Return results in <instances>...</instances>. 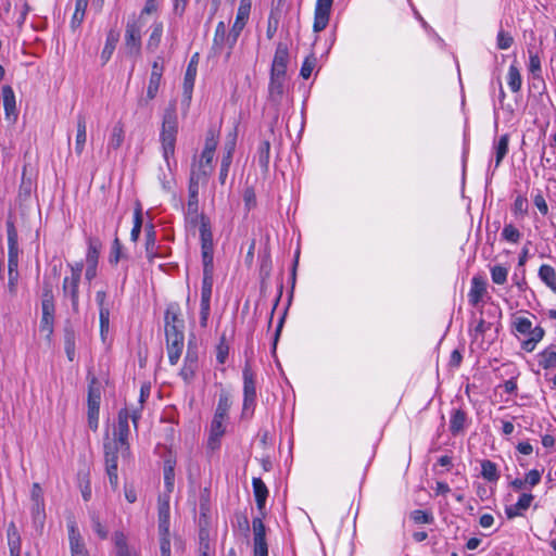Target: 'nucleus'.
<instances>
[{
    "mask_svg": "<svg viewBox=\"0 0 556 556\" xmlns=\"http://www.w3.org/2000/svg\"><path fill=\"white\" fill-rule=\"evenodd\" d=\"M3 108L7 119L15 121L17 117L15 94L11 86L2 87Z\"/></svg>",
    "mask_w": 556,
    "mask_h": 556,
    "instance_id": "obj_20",
    "label": "nucleus"
},
{
    "mask_svg": "<svg viewBox=\"0 0 556 556\" xmlns=\"http://www.w3.org/2000/svg\"><path fill=\"white\" fill-rule=\"evenodd\" d=\"M88 379V406L100 407L101 402V383L98 378L90 372L87 376Z\"/></svg>",
    "mask_w": 556,
    "mask_h": 556,
    "instance_id": "obj_21",
    "label": "nucleus"
},
{
    "mask_svg": "<svg viewBox=\"0 0 556 556\" xmlns=\"http://www.w3.org/2000/svg\"><path fill=\"white\" fill-rule=\"evenodd\" d=\"M252 485L256 506L260 510H263L268 496V489L261 478H253Z\"/></svg>",
    "mask_w": 556,
    "mask_h": 556,
    "instance_id": "obj_25",
    "label": "nucleus"
},
{
    "mask_svg": "<svg viewBox=\"0 0 556 556\" xmlns=\"http://www.w3.org/2000/svg\"><path fill=\"white\" fill-rule=\"evenodd\" d=\"M515 214L526 215L528 213V201L526 198L518 195L513 204Z\"/></svg>",
    "mask_w": 556,
    "mask_h": 556,
    "instance_id": "obj_64",
    "label": "nucleus"
},
{
    "mask_svg": "<svg viewBox=\"0 0 556 556\" xmlns=\"http://www.w3.org/2000/svg\"><path fill=\"white\" fill-rule=\"evenodd\" d=\"M168 361L170 365H176L181 356L185 345V336L165 337Z\"/></svg>",
    "mask_w": 556,
    "mask_h": 556,
    "instance_id": "obj_18",
    "label": "nucleus"
},
{
    "mask_svg": "<svg viewBox=\"0 0 556 556\" xmlns=\"http://www.w3.org/2000/svg\"><path fill=\"white\" fill-rule=\"evenodd\" d=\"M502 237L508 242L517 243L520 240L521 233L514 225L507 224L503 228Z\"/></svg>",
    "mask_w": 556,
    "mask_h": 556,
    "instance_id": "obj_50",
    "label": "nucleus"
},
{
    "mask_svg": "<svg viewBox=\"0 0 556 556\" xmlns=\"http://www.w3.org/2000/svg\"><path fill=\"white\" fill-rule=\"evenodd\" d=\"M104 459L105 470L109 477L111 486L115 490L118 485V473H117V462H118V448L116 443L106 442L104 443Z\"/></svg>",
    "mask_w": 556,
    "mask_h": 556,
    "instance_id": "obj_9",
    "label": "nucleus"
},
{
    "mask_svg": "<svg viewBox=\"0 0 556 556\" xmlns=\"http://www.w3.org/2000/svg\"><path fill=\"white\" fill-rule=\"evenodd\" d=\"M68 541L71 556H89L81 535L74 521L68 523Z\"/></svg>",
    "mask_w": 556,
    "mask_h": 556,
    "instance_id": "obj_15",
    "label": "nucleus"
},
{
    "mask_svg": "<svg viewBox=\"0 0 556 556\" xmlns=\"http://www.w3.org/2000/svg\"><path fill=\"white\" fill-rule=\"evenodd\" d=\"M41 311L40 332L45 333L47 340H50L53 333L55 306L52 288L47 283L43 287Z\"/></svg>",
    "mask_w": 556,
    "mask_h": 556,
    "instance_id": "obj_4",
    "label": "nucleus"
},
{
    "mask_svg": "<svg viewBox=\"0 0 556 556\" xmlns=\"http://www.w3.org/2000/svg\"><path fill=\"white\" fill-rule=\"evenodd\" d=\"M202 264L203 278L201 287L200 305H211V296L213 292V274H214V241L207 226L204 224L202 229Z\"/></svg>",
    "mask_w": 556,
    "mask_h": 556,
    "instance_id": "obj_2",
    "label": "nucleus"
},
{
    "mask_svg": "<svg viewBox=\"0 0 556 556\" xmlns=\"http://www.w3.org/2000/svg\"><path fill=\"white\" fill-rule=\"evenodd\" d=\"M163 36V23L157 22L152 25V30L150 34V37L147 42V49L150 51H155L160 43Z\"/></svg>",
    "mask_w": 556,
    "mask_h": 556,
    "instance_id": "obj_37",
    "label": "nucleus"
},
{
    "mask_svg": "<svg viewBox=\"0 0 556 556\" xmlns=\"http://www.w3.org/2000/svg\"><path fill=\"white\" fill-rule=\"evenodd\" d=\"M228 419L213 416L210 426V434L207 439V447L212 451L219 448L220 440L226 432V422Z\"/></svg>",
    "mask_w": 556,
    "mask_h": 556,
    "instance_id": "obj_13",
    "label": "nucleus"
},
{
    "mask_svg": "<svg viewBox=\"0 0 556 556\" xmlns=\"http://www.w3.org/2000/svg\"><path fill=\"white\" fill-rule=\"evenodd\" d=\"M185 325V320L181 317V308L179 303L170 302L167 304L164 314V325Z\"/></svg>",
    "mask_w": 556,
    "mask_h": 556,
    "instance_id": "obj_24",
    "label": "nucleus"
},
{
    "mask_svg": "<svg viewBox=\"0 0 556 556\" xmlns=\"http://www.w3.org/2000/svg\"><path fill=\"white\" fill-rule=\"evenodd\" d=\"M228 352H229V346L226 342L225 336H223L217 345V353H216V359L219 364H224L226 362Z\"/></svg>",
    "mask_w": 556,
    "mask_h": 556,
    "instance_id": "obj_59",
    "label": "nucleus"
},
{
    "mask_svg": "<svg viewBox=\"0 0 556 556\" xmlns=\"http://www.w3.org/2000/svg\"><path fill=\"white\" fill-rule=\"evenodd\" d=\"M64 349L68 361L73 362L75 358V336L73 331L66 330L64 338Z\"/></svg>",
    "mask_w": 556,
    "mask_h": 556,
    "instance_id": "obj_51",
    "label": "nucleus"
},
{
    "mask_svg": "<svg viewBox=\"0 0 556 556\" xmlns=\"http://www.w3.org/2000/svg\"><path fill=\"white\" fill-rule=\"evenodd\" d=\"M227 36H228V34H227L225 23L219 22L216 25V29H215V34H214V39H213L214 47L217 49H222V47L224 45H227Z\"/></svg>",
    "mask_w": 556,
    "mask_h": 556,
    "instance_id": "obj_45",
    "label": "nucleus"
},
{
    "mask_svg": "<svg viewBox=\"0 0 556 556\" xmlns=\"http://www.w3.org/2000/svg\"><path fill=\"white\" fill-rule=\"evenodd\" d=\"M101 242L98 239H89L88 250L86 255L87 268L85 278L91 281L97 276V265L100 254Z\"/></svg>",
    "mask_w": 556,
    "mask_h": 556,
    "instance_id": "obj_12",
    "label": "nucleus"
},
{
    "mask_svg": "<svg viewBox=\"0 0 556 556\" xmlns=\"http://www.w3.org/2000/svg\"><path fill=\"white\" fill-rule=\"evenodd\" d=\"M289 62V49L287 43L278 42L273 60V64L288 65Z\"/></svg>",
    "mask_w": 556,
    "mask_h": 556,
    "instance_id": "obj_44",
    "label": "nucleus"
},
{
    "mask_svg": "<svg viewBox=\"0 0 556 556\" xmlns=\"http://www.w3.org/2000/svg\"><path fill=\"white\" fill-rule=\"evenodd\" d=\"M270 157V142L268 140L261 141L257 148V162L262 170L267 172Z\"/></svg>",
    "mask_w": 556,
    "mask_h": 556,
    "instance_id": "obj_36",
    "label": "nucleus"
},
{
    "mask_svg": "<svg viewBox=\"0 0 556 556\" xmlns=\"http://www.w3.org/2000/svg\"><path fill=\"white\" fill-rule=\"evenodd\" d=\"M87 140V122L83 114L77 115V134L75 138V152L81 155Z\"/></svg>",
    "mask_w": 556,
    "mask_h": 556,
    "instance_id": "obj_22",
    "label": "nucleus"
},
{
    "mask_svg": "<svg viewBox=\"0 0 556 556\" xmlns=\"http://www.w3.org/2000/svg\"><path fill=\"white\" fill-rule=\"evenodd\" d=\"M142 25L136 18L128 20L125 29V50L128 55H138L141 50Z\"/></svg>",
    "mask_w": 556,
    "mask_h": 556,
    "instance_id": "obj_8",
    "label": "nucleus"
},
{
    "mask_svg": "<svg viewBox=\"0 0 556 556\" xmlns=\"http://www.w3.org/2000/svg\"><path fill=\"white\" fill-rule=\"evenodd\" d=\"M175 470L174 465L169 460L164 466V484L166 492L172 493L174 490Z\"/></svg>",
    "mask_w": 556,
    "mask_h": 556,
    "instance_id": "obj_47",
    "label": "nucleus"
},
{
    "mask_svg": "<svg viewBox=\"0 0 556 556\" xmlns=\"http://www.w3.org/2000/svg\"><path fill=\"white\" fill-rule=\"evenodd\" d=\"M316 56L314 54H311L305 58L303 61V64L300 70V75L303 79H308L315 68L316 65Z\"/></svg>",
    "mask_w": 556,
    "mask_h": 556,
    "instance_id": "obj_49",
    "label": "nucleus"
},
{
    "mask_svg": "<svg viewBox=\"0 0 556 556\" xmlns=\"http://www.w3.org/2000/svg\"><path fill=\"white\" fill-rule=\"evenodd\" d=\"M160 536V552L161 556H170V534L169 531L166 533L159 532Z\"/></svg>",
    "mask_w": 556,
    "mask_h": 556,
    "instance_id": "obj_57",
    "label": "nucleus"
},
{
    "mask_svg": "<svg viewBox=\"0 0 556 556\" xmlns=\"http://www.w3.org/2000/svg\"><path fill=\"white\" fill-rule=\"evenodd\" d=\"M513 324L516 331L523 336H527L533 328L531 320L527 317H516Z\"/></svg>",
    "mask_w": 556,
    "mask_h": 556,
    "instance_id": "obj_53",
    "label": "nucleus"
},
{
    "mask_svg": "<svg viewBox=\"0 0 556 556\" xmlns=\"http://www.w3.org/2000/svg\"><path fill=\"white\" fill-rule=\"evenodd\" d=\"M91 527H92V530L97 533V535L101 539V540H105L108 539V535H109V531L106 530V528L101 523L100 521V518L99 516L96 514V513H92L91 516Z\"/></svg>",
    "mask_w": 556,
    "mask_h": 556,
    "instance_id": "obj_54",
    "label": "nucleus"
},
{
    "mask_svg": "<svg viewBox=\"0 0 556 556\" xmlns=\"http://www.w3.org/2000/svg\"><path fill=\"white\" fill-rule=\"evenodd\" d=\"M486 292V282L480 276H475L471 279V287L468 293L469 303L473 306H477L481 301L483 295Z\"/></svg>",
    "mask_w": 556,
    "mask_h": 556,
    "instance_id": "obj_19",
    "label": "nucleus"
},
{
    "mask_svg": "<svg viewBox=\"0 0 556 556\" xmlns=\"http://www.w3.org/2000/svg\"><path fill=\"white\" fill-rule=\"evenodd\" d=\"M410 518L415 523H432L434 518L430 511L415 509L410 513Z\"/></svg>",
    "mask_w": 556,
    "mask_h": 556,
    "instance_id": "obj_52",
    "label": "nucleus"
},
{
    "mask_svg": "<svg viewBox=\"0 0 556 556\" xmlns=\"http://www.w3.org/2000/svg\"><path fill=\"white\" fill-rule=\"evenodd\" d=\"M214 154H215V152L203 149V151L201 153L200 164H199L200 170L198 173L200 176L201 175L202 176H208L210 175V170H207L205 167H210L211 168V164H212V161L214 159Z\"/></svg>",
    "mask_w": 556,
    "mask_h": 556,
    "instance_id": "obj_46",
    "label": "nucleus"
},
{
    "mask_svg": "<svg viewBox=\"0 0 556 556\" xmlns=\"http://www.w3.org/2000/svg\"><path fill=\"white\" fill-rule=\"evenodd\" d=\"M287 78L269 77L268 100L276 106L280 105L287 88Z\"/></svg>",
    "mask_w": 556,
    "mask_h": 556,
    "instance_id": "obj_16",
    "label": "nucleus"
},
{
    "mask_svg": "<svg viewBox=\"0 0 556 556\" xmlns=\"http://www.w3.org/2000/svg\"><path fill=\"white\" fill-rule=\"evenodd\" d=\"M539 365L544 369L556 368V352L551 349H545L539 354Z\"/></svg>",
    "mask_w": 556,
    "mask_h": 556,
    "instance_id": "obj_43",
    "label": "nucleus"
},
{
    "mask_svg": "<svg viewBox=\"0 0 556 556\" xmlns=\"http://www.w3.org/2000/svg\"><path fill=\"white\" fill-rule=\"evenodd\" d=\"M113 542L116 548V556H139L136 552L130 551L124 532L116 531L113 535Z\"/></svg>",
    "mask_w": 556,
    "mask_h": 556,
    "instance_id": "obj_27",
    "label": "nucleus"
},
{
    "mask_svg": "<svg viewBox=\"0 0 556 556\" xmlns=\"http://www.w3.org/2000/svg\"><path fill=\"white\" fill-rule=\"evenodd\" d=\"M508 269L503 265H495L491 268L492 281L496 285H504L507 280Z\"/></svg>",
    "mask_w": 556,
    "mask_h": 556,
    "instance_id": "obj_48",
    "label": "nucleus"
},
{
    "mask_svg": "<svg viewBox=\"0 0 556 556\" xmlns=\"http://www.w3.org/2000/svg\"><path fill=\"white\" fill-rule=\"evenodd\" d=\"M122 249L123 245L117 237L113 240L109 262L111 265H117L119 260L122 258Z\"/></svg>",
    "mask_w": 556,
    "mask_h": 556,
    "instance_id": "obj_55",
    "label": "nucleus"
},
{
    "mask_svg": "<svg viewBox=\"0 0 556 556\" xmlns=\"http://www.w3.org/2000/svg\"><path fill=\"white\" fill-rule=\"evenodd\" d=\"M129 409L128 408H122L118 412L117 416V426L114 430V437L115 440L121 444L122 447H126L128 450V437L130 433L129 428Z\"/></svg>",
    "mask_w": 556,
    "mask_h": 556,
    "instance_id": "obj_11",
    "label": "nucleus"
},
{
    "mask_svg": "<svg viewBox=\"0 0 556 556\" xmlns=\"http://www.w3.org/2000/svg\"><path fill=\"white\" fill-rule=\"evenodd\" d=\"M156 232L154 230V226L152 224L146 227V251L149 257H152L156 254Z\"/></svg>",
    "mask_w": 556,
    "mask_h": 556,
    "instance_id": "obj_42",
    "label": "nucleus"
},
{
    "mask_svg": "<svg viewBox=\"0 0 556 556\" xmlns=\"http://www.w3.org/2000/svg\"><path fill=\"white\" fill-rule=\"evenodd\" d=\"M231 397L228 392L222 391L218 396L217 406L214 416L228 419V412L231 407Z\"/></svg>",
    "mask_w": 556,
    "mask_h": 556,
    "instance_id": "obj_31",
    "label": "nucleus"
},
{
    "mask_svg": "<svg viewBox=\"0 0 556 556\" xmlns=\"http://www.w3.org/2000/svg\"><path fill=\"white\" fill-rule=\"evenodd\" d=\"M253 527V551H268L266 542V528L260 517H255L252 520Z\"/></svg>",
    "mask_w": 556,
    "mask_h": 556,
    "instance_id": "obj_17",
    "label": "nucleus"
},
{
    "mask_svg": "<svg viewBox=\"0 0 556 556\" xmlns=\"http://www.w3.org/2000/svg\"><path fill=\"white\" fill-rule=\"evenodd\" d=\"M243 407L242 417L252 416L255 400H256V388H255V375L249 363H245L243 370Z\"/></svg>",
    "mask_w": 556,
    "mask_h": 556,
    "instance_id": "obj_5",
    "label": "nucleus"
},
{
    "mask_svg": "<svg viewBox=\"0 0 556 556\" xmlns=\"http://www.w3.org/2000/svg\"><path fill=\"white\" fill-rule=\"evenodd\" d=\"M197 59H198V53H195L191 58V60L187 66L185 78H184V93L188 99L191 98V92L193 89L194 79H195V75H197Z\"/></svg>",
    "mask_w": 556,
    "mask_h": 556,
    "instance_id": "obj_23",
    "label": "nucleus"
},
{
    "mask_svg": "<svg viewBox=\"0 0 556 556\" xmlns=\"http://www.w3.org/2000/svg\"><path fill=\"white\" fill-rule=\"evenodd\" d=\"M79 283L78 280L63 279L62 293L66 301H70L74 314L79 313Z\"/></svg>",
    "mask_w": 556,
    "mask_h": 556,
    "instance_id": "obj_14",
    "label": "nucleus"
},
{
    "mask_svg": "<svg viewBox=\"0 0 556 556\" xmlns=\"http://www.w3.org/2000/svg\"><path fill=\"white\" fill-rule=\"evenodd\" d=\"M514 42V38L509 33L504 30H500L497 34V48L501 50H506L511 47Z\"/></svg>",
    "mask_w": 556,
    "mask_h": 556,
    "instance_id": "obj_58",
    "label": "nucleus"
},
{
    "mask_svg": "<svg viewBox=\"0 0 556 556\" xmlns=\"http://www.w3.org/2000/svg\"><path fill=\"white\" fill-rule=\"evenodd\" d=\"M88 2L89 0H75V11L71 21L73 29H76L83 23Z\"/></svg>",
    "mask_w": 556,
    "mask_h": 556,
    "instance_id": "obj_38",
    "label": "nucleus"
},
{
    "mask_svg": "<svg viewBox=\"0 0 556 556\" xmlns=\"http://www.w3.org/2000/svg\"><path fill=\"white\" fill-rule=\"evenodd\" d=\"M100 320V333L104 339V336L109 332L110 328V308H102L99 311Z\"/></svg>",
    "mask_w": 556,
    "mask_h": 556,
    "instance_id": "obj_56",
    "label": "nucleus"
},
{
    "mask_svg": "<svg viewBox=\"0 0 556 556\" xmlns=\"http://www.w3.org/2000/svg\"><path fill=\"white\" fill-rule=\"evenodd\" d=\"M544 333V329L540 326L532 328L527 334L529 338L521 344L522 349L527 352H532L535 349V345L543 339Z\"/></svg>",
    "mask_w": 556,
    "mask_h": 556,
    "instance_id": "obj_30",
    "label": "nucleus"
},
{
    "mask_svg": "<svg viewBox=\"0 0 556 556\" xmlns=\"http://www.w3.org/2000/svg\"><path fill=\"white\" fill-rule=\"evenodd\" d=\"M467 422V414L463 409H454L450 419V431L456 435L464 431Z\"/></svg>",
    "mask_w": 556,
    "mask_h": 556,
    "instance_id": "obj_26",
    "label": "nucleus"
},
{
    "mask_svg": "<svg viewBox=\"0 0 556 556\" xmlns=\"http://www.w3.org/2000/svg\"><path fill=\"white\" fill-rule=\"evenodd\" d=\"M99 409L100 407L88 406V426L91 430L96 431L99 425Z\"/></svg>",
    "mask_w": 556,
    "mask_h": 556,
    "instance_id": "obj_62",
    "label": "nucleus"
},
{
    "mask_svg": "<svg viewBox=\"0 0 556 556\" xmlns=\"http://www.w3.org/2000/svg\"><path fill=\"white\" fill-rule=\"evenodd\" d=\"M125 131L124 126L121 122H117L111 131V136L108 143V152L111 150H117L124 142Z\"/></svg>",
    "mask_w": 556,
    "mask_h": 556,
    "instance_id": "obj_28",
    "label": "nucleus"
},
{
    "mask_svg": "<svg viewBox=\"0 0 556 556\" xmlns=\"http://www.w3.org/2000/svg\"><path fill=\"white\" fill-rule=\"evenodd\" d=\"M481 476L489 482L497 481L500 478L497 466L495 463L484 459L481 463Z\"/></svg>",
    "mask_w": 556,
    "mask_h": 556,
    "instance_id": "obj_40",
    "label": "nucleus"
},
{
    "mask_svg": "<svg viewBox=\"0 0 556 556\" xmlns=\"http://www.w3.org/2000/svg\"><path fill=\"white\" fill-rule=\"evenodd\" d=\"M31 519L36 531L41 533L46 521L45 503L33 504Z\"/></svg>",
    "mask_w": 556,
    "mask_h": 556,
    "instance_id": "obj_32",
    "label": "nucleus"
},
{
    "mask_svg": "<svg viewBox=\"0 0 556 556\" xmlns=\"http://www.w3.org/2000/svg\"><path fill=\"white\" fill-rule=\"evenodd\" d=\"M178 132V117L174 105L165 109L162 121V129L160 134L162 142L163 157L166 162V166L169 174L163 173V176H159L162 188L165 191H172L174 186V177L170 173L169 157L175 153L176 137Z\"/></svg>",
    "mask_w": 556,
    "mask_h": 556,
    "instance_id": "obj_1",
    "label": "nucleus"
},
{
    "mask_svg": "<svg viewBox=\"0 0 556 556\" xmlns=\"http://www.w3.org/2000/svg\"><path fill=\"white\" fill-rule=\"evenodd\" d=\"M250 11L251 0H241L237 11L236 21L227 36V46L229 50L233 48L242 29L244 28L250 16Z\"/></svg>",
    "mask_w": 556,
    "mask_h": 556,
    "instance_id": "obj_7",
    "label": "nucleus"
},
{
    "mask_svg": "<svg viewBox=\"0 0 556 556\" xmlns=\"http://www.w3.org/2000/svg\"><path fill=\"white\" fill-rule=\"evenodd\" d=\"M509 136L507 134L500 137L498 141L494 144L495 150V167H498L503 159L508 152Z\"/></svg>",
    "mask_w": 556,
    "mask_h": 556,
    "instance_id": "obj_39",
    "label": "nucleus"
},
{
    "mask_svg": "<svg viewBox=\"0 0 556 556\" xmlns=\"http://www.w3.org/2000/svg\"><path fill=\"white\" fill-rule=\"evenodd\" d=\"M529 71L538 76L541 73V60L536 53L529 51Z\"/></svg>",
    "mask_w": 556,
    "mask_h": 556,
    "instance_id": "obj_63",
    "label": "nucleus"
},
{
    "mask_svg": "<svg viewBox=\"0 0 556 556\" xmlns=\"http://www.w3.org/2000/svg\"><path fill=\"white\" fill-rule=\"evenodd\" d=\"M199 181H200V175L195 174L194 170L191 172L190 179H189V187H188V204H187V212H186V219L187 222L195 226L197 224H200V241L202 242V229L204 227V224L207 226L211 236L213 237L212 232V226L208 217H206L204 214L199 213Z\"/></svg>",
    "mask_w": 556,
    "mask_h": 556,
    "instance_id": "obj_3",
    "label": "nucleus"
},
{
    "mask_svg": "<svg viewBox=\"0 0 556 556\" xmlns=\"http://www.w3.org/2000/svg\"><path fill=\"white\" fill-rule=\"evenodd\" d=\"M218 143V135L214 129H208L205 138L204 150L215 152Z\"/></svg>",
    "mask_w": 556,
    "mask_h": 556,
    "instance_id": "obj_61",
    "label": "nucleus"
},
{
    "mask_svg": "<svg viewBox=\"0 0 556 556\" xmlns=\"http://www.w3.org/2000/svg\"><path fill=\"white\" fill-rule=\"evenodd\" d=\"M244 207L249 212L256 206V195L253 188H247L243 192Z\"/></svg>",
    "mask_w": 556,
    "mask_h": 556,
    "instance_id": "obj_60",
    "label": "nucleus"
},
{
    "mask_svg": "<svg viewBox=\"0 0 556 556\" xmlns=\"http://www.w3.org/2000/svg\"><path fill=\"white\" fill-rule=\"evenodd\" d=\"M161 80H162V77L155 76V75H150L149 84H148V88H147V97L138 100L139 106L148 105L149 101L153 100L156 97V94L159 92L160 85H161Z\"/></svg>",
    "mask_w": 556,
    "mask_h": 556,
    "instance_id": "obj_29",
    "label": "nucleus"
},
{
    "mask_svg": "<svg viewBox=\"0 0 556 556\" xmlns=\"http://www.w3.org/2000/svg\"><path fill=\"white\" fill-rule=\"evenodd\" d=\"M333 0H317L314 12L313 30L319 33L324 30L329 22Z\"/></svg>",
    "mask_w": 556,
    "mask_h": 556,
    "instance_id": "obj_10",
    "label": "nucleus"
},
{
    "mask_svg": "<svg viewBox=\"0 0 556 556\" xmlns=\"http://www.w3.org/2000/svg\"><path fill=\"white\" fill-rule=\"evenodd\" d=\"M507 84L513 92H518L521 89V75L518 67L511 64L507 74Z\"/></svg>",
    "mask_w": 556,
    "mask_h": 556,
    "instance_id": "obj_41",
    "label": "nucleus"
},
{
    "mask_svg": "<svg viewBox=\"0 0 556 556\" xmlns=\"http://www.w3.org/2000/svg\"><path fill=\"white\" fill-rule=\"evenodd\" d=\"M540 279L554 292H556V271L554 267L543 264L539 268Z\"/></svg>",
    "mask_w": 556,
    "mask_h": 556,
    "instance_id": "obj_34",
    "label": "nucleus"
},
{
    "mask_svg": "<svg viewBox=\"0 0 556 556\" xmlns=\"http://www.w3.org/2000/svg\"><path fill=\"white\" fill-rule=\"evenodd\" d=\"M159 532L166 533L169 531V503L163 501L159 503Z\"/></svg>",
    "mask_w": 556,
    "mask_h": 556,
    "instance_id": "obj_35",
    "label": "nucleus"
},
{
    "mask_svg": "<svg viewBox=\"0 0 556 556\" xmlns=\"http://www.w3.org/2000/svg\"><path fill=\"white\" fill-rule=\"evenodd\" d=\"M8 235V274H18V235L11 218L5 223Z\"/></svg>",
    "mask_w": 556,
    "mask_h": 556,
    "instance_id": "obj_6",
    "label": "nucleus"
},
{
    "mask_svg": "<svg viewBox=\"0 0 556 556\" xmlns=\"http://www.w3.org/2000/svg\"><path fill=\"white\" fill-rule=\"evenodd\" d=\"M119 35L114 30H110L106 36L105 46L101 52V60L105 64L112 56L116 45L118 42Z\"/></svg>",
    "mask_w": 556,
    "mask_h": 556,
    "instance_id": "obj_33",
    "label": "nucleus"
}]
</instances>
